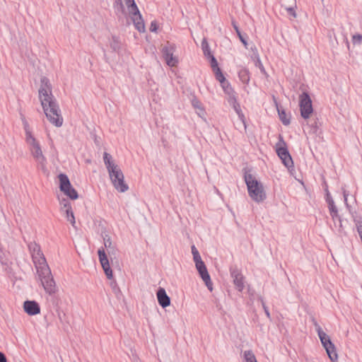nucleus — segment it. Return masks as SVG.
<instances>
[{"label": "nucleus", "instance_id": "c9c22d12", "mask_svg": "<svg viewBox=\"0 0 362 362\" xmlns=\"http://www.w3.org/2000/svg\"><path fill=\"white\" fill-rule=\"evenodd\" d=\"M232 107L233 108L235 112L237 113V115H238L239 118L241 120L243 121V119L245 118V116H244V115L243 113V111L241 110L240 103H237L234 104L233 105H232Z\"/></svg>", "mask_w": 362, "mask_h": 362}, {"label": "nucleus", "instance_id": "473e14b6", "mask_svg": "<svg viewBox=\"0 0 362 362\" xmlns=\"http://www.w3.org/2000/svg\"><path fill=\"white\" fill-rule=\"evenodd\" d=\"M212 71L214 74L216 79L219 83L223 82L224 80L226 79L224 74H223L221 69H220V67L216 68V69H213Z\"/></svg>", "mask_w": 362, "mask_h": 362}, {"label": "nucleus", "instance_id": "4be33fe9", "mask_svg": "<svg viewBox=\"0 0 362 362\" xmlns=\"http://www.w3.org/2000/svg\"><path fill=\"white\" fill-rule=\"evenodd\" d=\"M103 160L108 172L110 170L112 171L118 167L112 160V156L107 152H105L103 154Z\"/></svg>", "mask_w": 362, "mask_h": 362}, {"label": "nucleus", "instance_id": "0eeeda50", "mask_svg": "<svg viewBox=\"0 0 362 362\" xmlns=\"http://www.w3.org/2000/svg\"><path fill=\"white\" fill-rule=\"evenodd\" d=\"M28 247L35 266L37 264H42V263L46 262V259L39 244L35 242H30L28 244Z\"/></svg>", "mask_w": 362, "mask_h": 362}, {"label": "nucleus", "instance_id": "b1692460", "mask_svg": "<svg viewBox=\"0 0 362 362\" xmlns=\"http://www.w3.org/2000/svg\"><path fill=\"white\" fill-rule=\"evenodd\" d=\"M108 173L113 186H115V182H117V180H119L122 177L124 176L123 173L119 167L116 168L112 171H109Z\"/></svg>", "mask_w": 362, "mask_h": 362}, {"label": "nucleus", "instance_id": "a18cd8bd", "mask_svg": "<svg viewBox=\"0 0 362 362\" xmlns=\"http://www.w3.org/2000/svg\"><path fill=\"white\" fill-rule=\"evenodd\" d=\"M261 301H262V308L264 309V311L265 313V315H267V317L268 318H271V315H270V313L269 311V309L267 308V306L266 305L265 303L264 302L263 299H261Z\"/></svg>", "mask_w": 362, "mask_h": 362}, {"label": "nucleus", "instance_id": "20e7f679", "mask_svg": "<svg viewBox=\"0 0 362 362\" xmlns=\"http://www.w3.org/2000/svg\"><path fill=\"white\" fill-rule=\"evenodd\" d=\"M314 321V325L317 335L320 339L321 344L325 349L327 354L332 362H337L338 354L337 353L336 347L334 343L331 341L329 335H327L319 325V324Z\"/></svg>", "mask_w": 362, "mask_h": 362}, {"label": "nucleus", "instance_id": "ddd939ff", "mask_svg": "<svg viewBox=\"0 0 362 362\" xmlns=\"http://www.w3.org/2000/svg\"><path fill=\"white\" fill-rule=\"evenodd\" d=\"M158 304L165 308L170 305V298L168 296L165 288L159 287L156 292Z\"/></svg>", "mask_w": 362, "mask_h": 362}, {"label": "nucleus", "instance_id": "f3484780", "mask_svg": "<svg viewBox=\"0 0 362 362\" xmlns=\"http://www.w3.org/2000/svg\"><path fill=\"white\" fill-rule=\"evenodd\" d=\"M238 76L243 83L245 85L249 84L250 81V73L247 68L241 67L238 71Z\"/></svg>", "mask_w": 362, "mask_h": 362}, {"label": "nucleus", "instance_id": "f8f14e48", "mask_svg": "<svg viewBox=\"0 0 362 362\" xmlns=\"http://www.w3.org/2000/svg\"><path fill=\"white\" fill-rule=\"evenodd\" d=\"M24 311L30 316H34L40 313V304L35 300H27L23 303Z\"/></svg>", "mask_w": 362, "mask_h": 362}, {"label": "nucleus", "instance_id": "dca6fc26", "mask_svg": "<svg viewBox=\"0 0 362 362\" xmlns=\"http://www.w3.org/2000/svg\"><path fill=\"white\" fill-rule=\"evenodd\" d=\"M276 110L278 112L279 117L282 124L285 126H288L291 123V115L287 114L283 108L279 106L276 102Z\"/></svg>", "mask_w": 362, "mask_h": 362}, {"label": "nucleus", "instance_id": "39448f33", "mask_svg": "<svg viewBox=\"0 0 362 362\" xmlns=\"http://www.w3.org/2000/svg\"><path fill=\"white\" fill-rule=\"evenodd\" d=\"M299 107L300 115L303 119H308L313 112L312 100L307 92H303L299 95Z\"/></svg>", "mask_w": 362, "mask_h": 362}, {"label": "nucleus", "instance_id": "393cba45", "mask_svg": "<svg viewBox=\"0 0 362 362\" xmlns=\"http://www.w3.org/2000/svg\"><path fill=\"white\" fill-rule=\"evenodd\" d=\"M232 25L235 30L237 35L238 36L240 42L244 45V46L247 48V35H243L240 32L239 27L235 21H232Z\"/></svg>", "mask_w": 362, "mask_h": 362}, {"label": "nucleus", "instance_id": "e433bc0d", "mask_svg": "<svg viewBox=\"0 0 362 362\" xmlns=\"http://www.w3.org/2000/svg\"><path fill=\"white\" fill-rule=\"evenodd\" d=\"M191 251H192V254L193 255L194 262L202 259L200 254L194 245H192L191 246Z\"/></svg>", "mask_w": 362, "mask_h": 362}, {"label": "nucleus", "instance_id": "9b49d317", "mask_svg": "<svg viewBox=\"0 0 362 362\" xmlns=\"http://www.w3.org/2000/svg\"><path fill=\"white\" fill-rule=\"evenodd\" d=\"M230 274L235 288L238 291L242 292L245 288V277L242 274L241 272L236 267L230 268Z\"/></svg>", "mask_w": 362, "mask_h": 362}, {"label": "nucleus", "instance_id": "cd10ccee", "mask_svg": "<svg viewBox=\"0 0 362 362\" xmlns=\"http://www.w3.org/2000/svg\"><path fill=\"white\" fill-rule=\"evenodd\" d=\"M202 49L205 57L208 58L209 56L214 55L211 51L209 45L206 38L202 41Z\"/></svg>", "mask_w": 362, "mask_h": 362}, {"label": "nucleus", "instance_id": "7ed1b4c3", "mask_svg": "<svg viewBox=\"0 0 362 362\" xmlns=\"http://www.w3.org/2000/svg\"><path fill=\"white\" fill-rule=\"evenodd\" d=\"M243 171V178L250 197L257 203L264 201L267 198V194L262 182L257 180L255 177L250 173V169L245 168Z\"/></svg>", "mask_w": 362, "mask_h": 362}, {"label": "nucleus", "instance_id": "4468645a", "mask_svg": "<svg viewBox=\"0 0 362 362\" xmlns=\"http://www.w3.org/2000/svg\"><path fill=\"white\" fill-rule=\"evenodd\" d=\"M132 16L135 28L139 33H144L145 31V24L140 11H139V13L132 14Z\"/></svg>", "mask_w": 362, "mask_h": 362}, {"label": "nucleus", "instance_id": "13d9d810", "mask_svg": "<svg viewBox=\"0 0 362 362\" xmlns=\"http://www.w3.org/2000/svg\"><path fill=\"white\" fill-rule=\"evenodd\" d=\"M323 185H324V189H325V188L328 189V185H327V182H326V181H324Z\"/></svg>", "mask_w": 362, "mask_h": 362}, {"label": "nucleus", "instance_id": "2eb2a0df", "mask_svg": "<svg viewBox=\"0 0 362 362\" xmlns=\"http://www.w3.org/2000/svg\"><path fill=\"white\" fill-rule=\"evenodd\" d=\"M30 149L31 151V154L35 160H37L40 159H41V160H42V161L44 160V158H45V157L42 153L40 144L38 141L30 145Z\"/></svg>", "mask_w": 362, "mask_h": 362}, {"label": "nucleus", "instance_id": "f03ea898", "mask_svg": "<svg viewBox=\"0 0 362 362\" xmlns=\"http://www.w3.org/2000/svg\"><path fill=\"white\" fill-rule=\"evenodd\" d=\"M35 267L38 278L47 295V301L54 307H57L58 303L60 300V298L57 295L58 287L47 261L42 263V264H37Z\"/></svg>", "mask_w": 362, "mask_h": 362}, {"label": "nucleus", "instance_id": "c85d7f7f", "mask_svg": "<svg viewBox=\"0 0 362 362\" xmlns=\"http://www.w3.org/2000/svg\"><path fill=\"white\" fill-rule=\"evenodd\" d=\"M125 2L131 14L139 13V8L134 0H125Z\"/></svg>", "mask_w": 362, "mask_h": 362}, {"label": "nucleus", "instance_id": "72a5a7b5", "mask_svg": "<svg viewBox=\"0 0 362 362\" xmlns=\"http://www.w3.org/2000/svg\"><path fill=\"white\" fill-rule=\"evenodd\" d=\"M64 212L66 214V218L67 221H69L73 226H74L76 221L72 208H69V209L64 210Z\"/></svg>", "mask_w": 362, "mask_h": 362}, {"label": "nucleus", "instance_id": "4d7b16f0", "mask_svg": "<svg viewBox=\"0 0 362 362\" xmlns=\"http://www.w3.org/2000/svg\"><path fill=\"white\" fill-rule=\"evenodd\" d=\"M357 232L359 235L362 234V227L356 226Z\"/></svg>", "mask_w": 362, "mask_h": 362}, {"label": "nucleus", "instance_id": "052dcab7", "mask_svg": "<svg viewBox=\"0 0 362 362\" xmlns=\"http://www.w3.org/2000/svg\"><path fill=\"white\" fill-rule=\"evenodd\" d=\"M312 127H313V128H317L316 123L315 124V125H314V124H312Z\"/></svg>", "mask_w": 362, "mask_h": 362}, {"label": "nucleus", "instance_id": "bb28decb", "mask_svg": "<svg viewBox=\"0 0 362 362\" xmlns=\"http://www.w3.org/2000/svg\"><path fill=\"white\" fill-rule=\"evenodd\" d=\"M114 187L117 191L120 192H124L129 189L128 185L124 182V176L115 182Z\"/></svg>", "mask_w": 362, "mask_h": 362}, {"label": "nucleus", "instance_id": "603ef678", "mask_svg": "<svg viewBox=\"0 0 362 362\" xmlns=\"http://www.w3.org/2000/svg\"><path fill=\"white\" fill-rule=\"evenodd\" d=\"M59 302L58 303V304H59ZM52 307H53L54 308H55V309H56V310H57V313H58V318H59V321H60L61 322H63V317H62V315L61 312L59 311V306L58 305L57 307H54L52 304Z\"/></svg>", "mask_w": 362, "mask_h": 362}, {"label": "nucleus", "instance_id": "1a4fd4ad", "mask_svg": "<svg viewBox=\"0 0 362 362\" xmlns=\"http://www.w3.org/2000/svg\"><path fill=\"white\" fill-rule=\"evenodd\" d=\"M175 49V45L172 43H168L162 49L163 57L168 66H174L178 63L177 59L173 56Z\"/></svg>", "mask_w": 362, "mask_h": 362}, {"label": "nucleus", "instance_id": "a878e982", "mask_svg": "<svg viewBox=\"0 0 362 362\" xmlns=\"http://www.w3.org/2000/svg\"><path fill=\"white\" fill-rule=\"evenodd\" d=\"M255 66L257 67L260 72L266 78H268L269 77V75L267 72L258 54H257L255 57Z\"/></svg>", "mask_w": 362, "mask_h": 362}, {"label": "nucleus", "instance_id": "de8ad7c7", "mask_svg": "<svg viewBox=\"0 0 362 362\" xmlns=\"http://www.w3.org/2000/svg\"><path fill=\"white\" fill-rule=\"evenodd\" d=\"M325 202H327V205L332 204L334 203V201L331 195V194H326L325 197Z\"/></svg>", "mask_w": 362, "mask_h": 362}, {"label": "nucleus", "instance_id": "4c0bfd02", "mask_svg": "<svg viewBox=\"0 0 362 362\" xmlns=\"http://www.w3.org/2000/svg\"><path fill=\"white\" fill-rule=\"evenodd\" d=\"M207 59L209 61V63H210V65H211V67L212 70L216 69V68L219 67L218 64V62H217L216 57H214V55L209 56V57H208Z\"/></svg>", "mask_w": 362, "mask_h": 362}, {"label": "nucleus", "instance_id": "49530a36", "mask_svg": "<svg viewBox=\"0 0 362 362\" xmlns=\"http://www.w3.org/2000/svg\"><path fill=\"white\" fill-rule=\"evenodd\" d=\"M21 119H22L24 130L25 131L29 130L30 125L23 115H21Z\"/></svg>", "mask_w": 362, "mask_h": 362}, {"label": "nucleus", "instance_id": "bf43d9fd", "mask_svg": "<svg viewBox=\"0 0 362 362\" xmlns=\"http://www.w3.org/2000/svg\"><path fill=\"white\" fill-rule=\"evenodd\" d=\"M324 190H325V195L328 194H330V192L329 191V189L325 188Z\"/></svg>", "mask_w": 362, "mask_h": 362}, {"label": "nucleus", "instance_id": "5701e85b", "mask_svg": "<svg viewBox=\"0 0 362 362\" xmlns=\"http://www.w3.org/2000/svg\"><path fill=\"white\" fill-rule=\"evenodd\" d=\"M115 14L119 18L125 13V9L122 0H115L113 4Z\"/></svg>", "mask_w": 362, "mask_h": 362}, {"label": "nucleus", "instance_id": "79ce46f5", "mask_svg": "<svg viewBox=\"0 0 362 362\" xmlns=\"http://www.w3.org/2000/svg\"><path fill=\"white\" fill-rule=\"evenodd\" d=\"M36 162L38 163V165H40V168L42 169V170L44 172V173H47V159L46 158H44V160H41V159L40 160H36Z\"/></svg>", "mask_w": 362, "mask_h": 362}, {"label": "nucleus", "instance_id": "7c9ffc66", "mask_svg": "<svg viewBox=\"0 0 362 362\" xmlns=\"http://www.w3.org/2000/svg\"><path fill=\"white\" fill-rule=\"evenodd\" d=\"M244 359L245 362H257L255 354L251 350L244 351Z\"/></svg>", "mask_w": 362, "mask_h": 362}, {"label": "nucleus", "instance_id": "2f4dec72", "mask_svg": "<svg viewBox=\"0 0 362 362\" xmlns=\"http://www.w3.org/2000/svg\"><path fill=\"white\" fill-rule=\"evenodd\" d=\"M220 84L225 94L230 93V92L234 90L230 83L226 79L223 82H220Z\"/></svg>", "mask_w": 362, "mask_h": 362}, {"label": "nucleus", "instance_id": "864d4df0", "mask_svg": "<svg viewBox=\"0 0 362 362\" xmlns=\"http://www.w3.org/2000/svg\"><path fill=\"white\" fill-rule=\"evenodd\" d=\"M197 110H198L197 114L200 117H202L206 113L204 107H202L197 109Z\"/></svg>", "mask_w": 362, "mask_h": 362}, {"label": "nucleus", "instance_id": "9d476101", "mask_svg": "<svg viewBox=\"0 0 362 362\" xmlns=\"http://www.w3.org/2000/svg\"><path fill=\"white\" fill-rule=\"evenodd\" d=\"M98 255L100 263L103 267V269L108 279H111L113 277L112 270L110 267V262L107 256L105 253L104 248L102 247L98 249Z\"/></svg>", "mask_w": 362, "mask_h": 362}, {"label": "nucleus", "instance_id": "a211bd4d", "mask_svg": "<svg viewBox=\"0 0 362 362\" xmlns=\"http://www.w3.org/2000/svg\"><path fill=\"white\" fill-rule=\"evenodd\" d=\"M59 189L64 192L71 187H72L68 176L66 174L60 173L59 175Z\"/></svg>", "mask_w": 362, "mask_h": 362}, {"label": "nucleus", "instance_id": "f704fd0d", "mask_svg": "<svg viewBox=\"0 0 362 362\" xmlns=\"http://www.w3.org/2000/svg\"><path fill=\"white\" fill-rule=\"evenodd\" d=\"M25 140L29 146H30L37 141L35 139V138L33 136V134L30 132V129L25 131Z\"/></svg>", "mask_w": 362, "mask_h": 362}, {"label": "nucleus", "instance_id": "412c9836", "mask_svg": "<svg viewBox=\"0 0 362 362\" xmlns=\"http://www.w3.org/2000/svg\"><path fill=\"white\" fill-rule=\"evenodd\" d=\"M110 46L113 52L119 54L122 49V44L119 37L116 35H112L111 40L110 41Z\"/></svg>", "mask_w": 362, "mask_h": 362}, {"label": "nucleus", "instance_id": "09e8293b", "mask_svg": "<svg viewBox=\"0 0 362 362\" xmlns=\"http://www.w3.org/2000/svg\"><path fill=\"white\" fill-rule=\"evenodd\" d=\"M286 11H287L288 15L293 16V18L296 17V13L294 7H288V8H286Z\"/></svg>", "mask_w": 362, "mask_h": 362}, {"label": "nucleus", "instance_id": "aec40b11", "mask_svg": "<svg viewBox=\"0 0 362 362\" xmlns=\"http://www.w3.org/2000/svg\"><path fill=\"white\" fill-rule=\"evenodd\" d=\"M103 238L104 246L107 249L108 254L115 255L116 252V249L115 245L112 243L110 237L107 234H105L104 235H103Z\"/></svg>", "mask_w": 362, "mask_h": 362}, {"label": "nucleus", "instance_id": "a19ab883", "mask_svg": "<svg viewBox=\"0 0 362 362\" xmlns=\"http://www.w3.org/2000/svg\"><path fill=\"white\" fill-rule=\"evenodd\" d=\"M191 103H192V105L193 106V107H194L197 110L203 107L202 103L197 97H194L192 99Z\"/></svg>", "mask_w": 362, "mask_h": 362}, {"label": "nucleus", "instance_id": "680f3d73", "mask_svg": "<svg viewBox=\"0 0 362 362\" xmlns=\"http://www.w3.org/2000/svg\"><path fill=\"white\" fill-rule=\"evenodd\" d=\"M103 51L104 52V54L105 55V49L103 48Z\"/></svg>", "mask_w": 362, "mask_h": 362}, {"label": "nucleus", "instance_id": "423d86ee", "mask_svg": "<svg viewBox=\"0 0 362 362\" xmlns=\"http://www.w3.org/2000/svg\"><path fill=\"white\" fill-rule=\"evenodd\" d=\"M279 141L282 142L283 146L276 147V151L277 156L281 160L283 164L288 168L293 167V161L291 156L286 147V142L283 136L279 135Z\"/></svg>", "mask_w": 362, "mask_h": 362}, {"label": "nucleus", "instance_id": "58836bf2", "mask_svg": "<svg viewBox=\"0 0 362 362\" xmlns=\"http://www.w3.org/2000/svg\"><path fill=\"white\" fill-rule=\"evenodd\" d=\"M341 190H342V194H343V197H344V204H345L346 207L349 210L351 208V206L349 204L348 201H347L348 197L349 195V192L344 187L341 188Z\"/></svg>", "mask_w": 362, "mask_h": 362}, {"label": "nucleus", "instance_id": "ea45409f", "mask_svg": "<svg viewBox=\"0 0 362 362\" xmlns=\"http://www.w3.org/2000/svg\"><path fill=\"white\" fill-rule=\"evenodd\" d=\"M60 204H61V208H62V210L64 211L66 209H69V208H72L71 207V203L69 202V201H68L67 199H63L61 202H60Z\"/></svg>", "mask_w": 362, "mask_h": 362}, {"label": "nucleus", "instance_id": "c03bdc74", "mask_svg": "<svg viewBox=\"0 0 362 362\" xmlns=\"http://www.w3.org/2000/svg\"><path fill=\"white\" fill-rule=\"evenodd\" d=\"M354 222L355 223L356 227H362V217L361 216L354 217Z\"/></svg>", "mask_w": 362, "mask_h": 362}, {"label": "nucleus", "instance_id": "c756f323", "mask_svg": "<svg viewBox=\"0 0 362 362\" xmlns=\"http://www.w3.org/2000/svg\"><path fill=\"white\" fill-rule=\"evenodd\" d=\"M63 193L72 200H75L78 197L77 191L73 187H71Z\"/></svg>", "mask_w": 362, "mask_h": 362}, {"label": "nucleus", "instance_id": "6e6d98bb", "mask_svg": "<svg viewBox=\"0 0 362 362\" xmlns=\"http://www.w3.org/2000/svg\"><path fill=\"white\" fill-rule=\"evenodd\" d=\"M226 95H228V98H230V97H233V96H235L237 95L236 92L235 91V90H232L231 92H230V93H226Z\"/></svg>", "mask_w": 362, "mask_h": 362}, {"label": "nucleus", "instance_id": "8fccbe9b", "mask_svg": "<svg viewBox=\"0 0 362 362\" xmlns=\"http://www.w3.org/2000/svg\"><path fill=\"white\" fill-rule=\"evenodd\" d=\"M228 103L230 106L233 105L234 104L238 103L237 99V95L233 97H230V98H227Z\"/></svg>", "mask_w": 362, "mask_h": 362}, {"label": "nucleus", "instance_id": "f257e3e1", "mask_svg": "<svg viewBox=\"0 0 362 362\" xmlns=\"http://www.w3.org/2000/svg\"><path fill=\"white\" fill-rule=\"evenodd\" d=\"M39 96L43 111L47 119L55 127H59L63 124V118L58 103L52 95V85L48 78H40Z\"/></svg>", "mask_w": 362, "mask_h": 362}, {"label": "nucleus", "instance_id": "37998d69", "mask_svg": "<svg viewBox=\"0 0 362 362\" xmlns=\"http://www.w3.org/2000/svg\"><path fill=\"white\" fill-rule=\"evenodd\" d=\"M353 42L354 44H360L362 42V35L356 34L353 36Z\"/></svg>", "mask_w": 362, "mask_h": 362}, {"label": "nucleus", "instance_id": "3c124183", "mask_svg": "<svg viewBox=\"0 0 362 362\" xmlns=\"http://www.w3.org/2000/svg\"><path fill=\"white\" fill-rule=\"evenodd\" d=\"M157 30H158V24L155 21H153L151 23L150 30L151 32H156Z\"/></svg>", "mask_w": 362, "mask_h": 362}, {"label": "nucleus", "instance_id": "5fc2aeb1", "mask_svg": "<svg viewBox=\"0 0 362 362\" xmlns=\"http://www.w3.org/2000/svg\"><path fill=\"white\" fill-rule=\"evenodd\" d=\"M0 362H7V358L5 354L1 351H0Z\"/></svg>", "mask_w": 362, "mask_h": 362}, {"label": "nucleus", "instance_id": "6e6552de", "mask_svg": "<svg viewBox=\"0 0 362 362\" xmlns=\"http://www.w3.org/2000/svg\"><path fill=\"white\" fill-rule=\"evenodd\" d=\"M194 263L200 277L205 283L207 288L211 291L213 290V284L205 263L202 261V259L196 261Z\"/></svg>", "mask_w": 362, "mask_h": 362}, {"label": "nucleus", "instance_id": "6ab92c4d", "mask_svg": "<svg viewBox=\"0 0 362 362\" xmlns=\"http://www.w3.org/2000/svg\"><path fill=\"white\" fill-rule=\"evenodd\" d=\"M328 209H329V214H330V216H331L332 220L334 221H339V228H341L342 227L341 218L339 215L338 209H337V206L335 205V204L334 203L332 204H329L328 206Z\"/></svg>", "mask_w": 362, "mask_h": 362}]
</instances>
